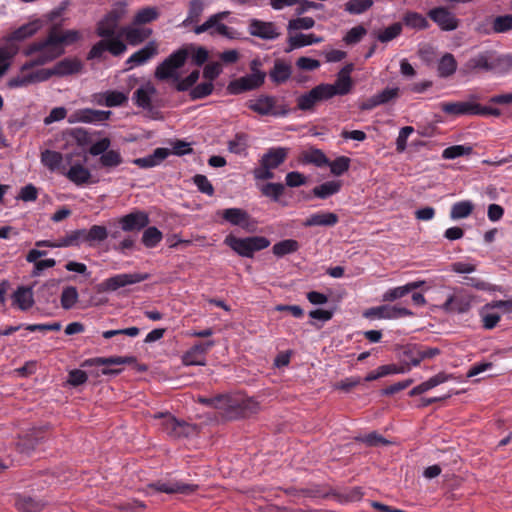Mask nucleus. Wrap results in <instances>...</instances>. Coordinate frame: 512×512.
<instances>
[{
    "label": "nucleus",
    "instance_id": "nucleus-6",
    "mask_svg": "<svg viewBox=\"0 0 512 512\" xmlns=\"http://www.w3.org/2000/svg\"><path fill=\"white\" fill-rule=\"evenodd\" d=\"M188 57V49H181L171 54L156 69L155 76L160 80L172 79L178 81L177 70L181 68Z\"/></svg>",
    "mask_w": 512,
    "mask_h": 512
},
{
    "label": "nucleus",
    "instance_id": "nucleus-28",
    "mask_svg": "<svg viewBox=\"0 0 512 512\" xmlns=\"http://www.w3.org/2000/svg\"><path fill=\"white\" fill-rule=\"evenodd\" d=\"M156 92L155 86L151 82H146L134 92L133 99L137 106L150 109L152 98L156 95Z\"/></svg>",
    "mask_w": 512,
    "mask_h": 512
},
{
    "label": "nucleus",
    "instance_id": "nucleus-48",
    "mask_svg": "<svg viewBox=\"0 0 512 512\" xmlns=\"http://www.w3.org/2000/svg\"><path fill=\"white\" fill-rule=\"evenodd\" d=\"M248 144L245 134H237L234 139L228 142V150L237 155H246Z\"/></svg>",
    "mask_w": 512,
    "mask_h": 512
},
{
    "label": "nucleus",
    "instance_id": "nucleus-44",
    "mask_svg": "<svg viewBox=\"0 0 512 512\" xmlns=\"http://www.w3.org/2000/svg\"><path fill=\"white\" fill-rule=\"evenodd\" d=\"M302 161L304 163H311L317 167H323L329 163V159L319 149H311L303 152Z\"/></svg>",
    "mask_w": 512,
    "mask_h": 512
},
{
    "label": "nucleus",
    "instance_id": "nucleus-62",
    "mask_svg": "<svg viewBox=\"0 0 512 512\" xmlns=\"http://www.w3.org/2000/svg\"><path fill=\"white\" fill-rule=\"evenodd\" d=\"M213 88H214V86L211 81L200 83L191 89L190 97L193 100L202 99V98L210 95L213 91Z\"/></svg>",
    "mask_w": 512,
    "mask_h": 512
},
{
    "label": "nucleus",
    "instance_id": "nucleus-5",
    "mask_svg": "<svg viewBox=\"0 0 512 512\" xmlns=\"http://www.w3.org/2000/svg\"><path fill=\"white\" fill-rule=\"evenodd\" d=\"M257 61L251 65L252 73L231 81L227 90L230 94L237 95L246 91L259 88L265 80L266 74L256 68Z\"/></svg>",
    "mask_w": 512,
    "mask_h": 512
},
{
    "label": "nucleus",
    "instance_id": "nucleus-54",
    "mask_svg": "<svg viewBox=\"0 0 512 512\" xmlns=\"http://www.w3.org/2000/svg\"><path fill=\"white\" fill-rule=\"evenodd\" d=\"M314 25L315 21L312 17H298L288 22L287 30L289 33L298 30H308L314 27Z\"/></svg>",
    "mask_w": 512,
    "mask_h": 512
},
{
    "label": "nucleus",
    "instance_id": "nucleus-10",
    "mask_svg": "<svg viewBox=\"0 0 512 512\" xmlns=\"http://www.w3.org/2000/svg\"><path fill=\"white\" fill-rule=\"evenodd\" d=\"M477 99L478 96L471 95L468 101L442 102L439 104V108L445 114L454 117L477 115V112H479L478 103L476 102Z\"/></svg>",
    "mask_w": 512,
    "mask_h": 512
},
{
    "label": "nucleus",
    "instance_id": "nucleus-27",
    "mask_svg": "<svg viewBox=\"0 0 512 512\" xmlns=\"http://www.w3.org/2000/svg\"><path fill=\"white\" fill-rule=\"evenodd\" d=\"M339 221L338 216L333 212H317L311 214L307 217L304 222V227H313V226H324V227H332L336 225Z\"/></svg>",
    "mask_w": 512,
    "mask_h": 512
},
{
    "label": "nucleus",
    "instance_id": "nucleus-4",
    "mask_svg": "<svg viewBox=\"0 0 512 512\" xmlns=\"http://www.w3.org/2000/svg\"><path fill=\"white\" fill-rule=\"evenodd\" d=\"M245 105L260 116L278 117L285 116L289 112L286 106L278 105L276 97L267 94L249 99Z\"/></svg>",
    "mask_w": 512,
    "mask_h": 512
},
{
    "label": "nucleus",
    "instance_id": "nucleus-8",
    "mask_svg": "<svg viewBox=\"0 0 512 512\" xmlns=\"http://www.w3.org/2000/svg\"><path fill=\"white\" fill-rule=\"evenodd\" d=\"M351 71L352 65H347L339 71L334 84H321L328 99H331L334 96L347 95L351 91L353 86L352 79L350 77Z\"/></svg>",
    "mask_w": 512,
    "mask_h": 512
},
{
    "label": "nucleus",
    "instance_id": "nucleus-58",
    "mask_svg": "<svg viewBox=\"0 0 512 512\" xmlns=\"http://www.w3.org/2000/svg\"><path fill=\"white\" fill-rule=\"evenodd\" d=\"M284 185L281 183H267L263 185L260 190L266 197L271 198L273 201H278L284 192Z\"/></svg>",
    "mask_w": 512,
    "mask_h": 512
},
{
    "label": "nucleus",
    "instance_id": "nucleus-46",
    "mask_svg": "<svg viewBox=\"0 0 512 512\" xmlns=\"http://www.w3.org/2000/svg\"><path fill=\"white\" fill-rule=\"evenodd\" d=\"M374 4L373 0H349L345 3V11L352 15H359L369 10Z\"/></svg>",
    "mask_w": 512,
    "mask_h": 512
},
{
    "label": "nucleus",
    "instance_id": "nucleus-14",
    "mask_svg": "<svg viewBox=\"0 0 512 512\" xmlns=\"http://www.w3.org/2000/svg\"><path fill=\"white\" fill-rule=\"evenodd\" d=\"M111 111L83 108L74 111L68 117L70 124L75 123H99L109 119Z\"/></svg>",
    "mask_w": 512,
    "mask_h": 512
},
{
    "label": "nucleus",
    "instance_id": "nucleus-1",
    "mask_svg": "<svg viewBox=\"0 0 512 512\" xmlns=\"http://www.w3.org/2000/svg\"><path fill=\"white\" fill-rule=\"evenodd\" d=\"M81 39L77 30L60 31L57 27L51 28L46 38L34 41L23 49L24 56L40 54L44 61L50 63L64 54V46L71 45Z\"/></svg>",
    "mask_w": 512,
    "mask_h": 512
},
{
    "label": "nucleus",
    "instance_id": "nucleus-26",
    "mask_svg": "<svg viewBox=\"0 0 512 512\" xmlns=\"http://www.w3.org/2000/svg\"><path fill=\"white\" fill-rule=\"evenodd\" d=\"M157 54V45L155 42H149L145 47L133 53L127 60L126 64L131 69L147 62L150 58Z\"/></svg>",
    "mask_w": 512,
    "mask_h": 512
},
{
    "label": "nucleus",
    "instance_id": "nucleus-42",
    "mask_svg": "<svg viewBox=\"0 0 512 512\" xmlns=\"http://www.w3.org/2000/svg\"><path fill=\"white\" fill-rule=\"evenodd\" d=\"M403 23L413 29L423 30L429 27V22L427 19L420 13L417 12H407L403 17Z\"/></svg>",
    "mask_w": 512,
    "mask_h": 512
},
{
    "label": "nucleus",
    "instance_id": "nucleus-45",
    "mask_svg": "<svg viewBox=\"0 0 512 512\" xmlns=\"http://www.w3.org/2000/svg\"><path fill=\"white\" fill-rule=\"evenodd\" d=\"M99 163L106 169L116 168L123 163V158L118 150H108L99 158Z\"/></svg>",
    "mask_w": 512,
    "mask_h": 512
},
{
    "label": "nucleus",
    "instance_id": "nucleus-13",
    "mask_svg": "<svg viewBox=\"0 0 512 512\" xmlns=\"http://www.w3.org/2000/svg\"><path fill=\"white\" fill-rule=\"evenodd\" d=\"M149 488L155 492L189 495L196 491L197 485L187 484L177 480H160L150 484Z\"/></svg>",
    "mask_w": 512,
    "mask_h": 512
},
{
    "label": "nucleus",
    "instance_id": "nucleus-55",
    "mask_svg": "<svg viewBox=\"0 0 512 512\" xmlns=\"http://www.w3.org/2000/svg\"><path fill=\"white\" fill-rule=\"evenodd\" d=\"M512 70V53L495 56L494 71L506 74Z\"/></svg>",
    "mask_w": 512,
    "mask_h": 512
},
{
    "label": "nucleus",
    "instance_id": "nucleus-11",
    "mask_svg": "<svg viewBox=\"0 0 512 512\" xmlns=\"http://www.w3.org/2000/svg\"><path fill=\"white\" fill-rule=\"evenodd\" d=\"M82 67V62L79 59L65 58L57 62L52 68H42V72L45 73V81H47L53 76L64 77L76 74L81 71Z\"/></svg>",
    "mask_w": 512,
    "mask_h": 512
},
{
    "label": "nucleus",
    "instance_id": "nucleus-20",
    "mask_svg": "<svg viewBox=\"0 0 512 512\" xmlns=\"http://www.w3.org/2000/svg\"><path fill=\"white\" fill-rule=\"evenodd\" d=\"M217 214L231 225L240 226L243 229H249L251 226L250 215L241 208H227L218 211Z\"/></svg>",
    "mask_w": 512,
    "mask_h": 512
},
{
    "label": "nucleus",
    "instance_id": "nucleus-50",
    "mask_svg": "<svg viewBox=\"0 0 512 512\" xmlns=\"http://www.w3.org/2000/svg\"><path fill=\"white\" fill-rule=\"evenodd\" d=\"M16 505L18 509L24 512H39L44 507V503L42 501L31 497H23L18 499Z\"/></svg>",
    "mask_w": 512,
    "mask_h": 512
},
{
    "label": "nucleus",
    "instance_id": "nucleus-3",
    "mask_svg": "<svg viewBox=\"0 0 512 512\" xmlns=\"http://www.w3.org/2000/svg\"><path fill=\"white\" fill-rule=\"evenodd\" d=\"M224 243L238 255L247 258L253 257L255 252L263 250L270 245V241L263 236L238 238L231 234L225 237Z\"/></svg>",
    "mask_w": 512,
    "mask_h": 512
},
{
    "label": "nucleus",
    "instance_id": "nucleus-19",
    "mask_svg": "<svg viewBox=\"0 0 512 512\" xmlns=\"http://www.w3.org/2000/svg\"><path fill=\"white\" fill-rule=\"evenodd\" d=\"M494 59L495 55L491 51L481 52L471 57L465 63V69L469 72L475 71H494Z\"/></svg>",
    "mask_w": 512,
    "mask_h": 512
},
{
    "label": "nucleus",
    "instance_id": "nucleus-15",
    "mask_svg": "<svg viewBox=\"0 0 512 512\" xmlns=\"http://www.w3.org/2000/svg\"><path fill=\"white\" fill-rule=\"evenodd\" d=\"M428 16L443 31H453L459 26V20L445 7L431 9Z\"/></svg>",
    "mask_w": 512,
    "mask_h": 512
},
{
    "label": "nucleus",
    "instance_id": "nucleus-43",
    "mask_svg": "<svg viewBox=\"0 0 512 512\" xmlns=\"http://www.w3.org/2000/svg\"><path fill=\"white\" fill-rule=\"evenodd\" d=\"M341 188L340 181H328L313 188V194L321 199H325L333 194L339 192Z\"/></svg>",
    "mask_w": 512,
    "mask_h": 512
},
{
    "label": "nucleus",
    "instance_id": "nucleus-59",
    "mask_svg": "<svg viewBox=\"0 0 512 512\" xmlns=\"http://www.w3.org/2000/svg\"><path fill=\"white\" fill-rule=\"evenodd\" d=\"M117 25L118 24L115 22V20H111L105 16L104 19L98 23L97 34L103 38L111 37L114 35Z\"/></svg>",
    "mask_w": 512,
    "mask_h": 512
},
{
    "label": "nucleus",
    "instance_id": "nucleus-51",
    "mask_svg": "<svg viewBox=\"0 0 512 512\" xmlns=\"http://www.w3.org/2000/svg\"><path fill=\"white\" fill-rule=\"evenodd\" d=\"M402 32V24L401 23H393L389 27L380 31L377 34V39L382 43H387L397 38Z\"/></svg>",
    "mask_w": 512,
    "mask_h": 512
},
{
    "label": "nucleus",
    "instance_id": "nucleus-32",
    "mask_svg": "<svg viewBox=\"0 0 512 512\" xmlns=\"http://www.w3.org/2000/svg\"><path fill=\"white\" fill-rule=\"evenodd\" d=\"M12 299L13 304L23 311L28 310L34 304L32 289L24 286L17 288L12 295Z\"/></svg>",
    "mask_w": 512,
    "mask_h": 512
},
{
    "label": "nucleus",
    "instance_id": "nucleus-36",
    "mask_svg": "<svg viewBox=\"0 0 512 512\" xmlns=\"http://www.w3.org/2000/svg\"><path fill=\"white\" fill-rule=\"evenodd\" d=\"M19 47L16 44H6L0 47V77L10 68L12 58L18 53Z\"/></svg>",
    "mask_w": 512,
    "mask_h": 512
},
{
    "label": "nucleus",
    "instance_id": "nucleus-37",
    "mask_svg": "<svg viewBox=\"0 0 512 512\" xmlns=\"http://www.w3.org/2000/svg\"><path fill=\"white\" fill-rule=\"evenodd\" d=\"M84 241L89 246L104 241L108 237V230L102 225H93L90 229H83Z\"/></svg>",
    "mask_w": 512,
    "mask_h": 512
},
{
    "label": "nucleus",
    "instance_id": "nucleus-35",
    "mask_svg": "<svg viewBox=\"0 0 512 512\" xmlns=\"http://www.w3.org/2000/svg\"><path fill=\"white\" fill-rule=\"evenodd\" d=\"M471 301L464 296H450L443 304L442 308L446 312L465 313L470 309Z\"/></svg>",
    "mask_w": 512,
    "mask_h": 512
},
{
    "label": "nucleus",
    "instance_id": "nucleus-61",
    "mask_svg": "<svg viewBox=\"0 0 512 512\" xmlns=\"http://www.w3.org/2000/svg\"><path fill=\"white\" fill-rule=\"evenodd\" d=\"M327 165H329L333 175L340 176L349 169L350 159L346 156H340L332 162L329 161Z\"/></svg>",
    "mask_w": 512,
    "mask_h": 512
},
{
    "label": "nucleus",
    "instance_id": "nucleus-2",
    "mask_svg": "<svg viewBox=\"0 0 512 512\" xmlns=\"http://www.w3.org/2000/svg\"><path fill=\"white\" fill-rule=\"evenodd\" d=\"M30 60L25 62L19 69V72L12 76L6 83L10 89L27 87L32 84L45 82V73L42 68H36L47 64L40 54L29 56Z\"/></svg>",
    "mask_w": 512,
    "mask_h": 512
},
{
    "label": "nucleus",
    "instance_id": "nucleus-38",
    "mask_svg": "<svg viewBox=\"0 0 512 512\" xmlns=\"http://www.w3.org/2000/svg\"><path fill=\"white\" fill-rule=\"evenodd\" d=\"M456 69L457 61L451 53H446L439 59L437 71L440 77H449L455 73Z\"/></svg>",
    "mask_w": 512,
    "mask_h": 512
},
{
    "label": "nucleus",
    "instance_id": "nucleus-22",
    "mask_svg": "<svg viewBox=\"0 0 512 512\" xmlns=\"http://www.w3.org/2000/svg\"><path fill=\"white\" fill-rule=\"evenodd\" d=\"M149 223L148 215L143 211L129 213L119 219V224L124 231L141 230Z\"/></svg>",
    "mask_w": 512,
    "mask_h": 512
},
{
    "label": "nucleus",
    "instance_id": "nucleus-40",
    "mask_svg": "<svg viewBox=\"0 0 512 512\" xmlns=\"http://www.w3.org/2000/svg\"><path fill=\"white\" fill-rule=\"evenodd\" d=\"M474 205L471 201H459L452 205L450 217L453 220L467 218L473 211Z\"/></svg>",
    "mask_w": 512,
    "mask_h": 512
},
{
    "label": "nucleus",
    "instance_id": "nucleus-16",
    "mask_svg": "<svg viewBox=\"0 0 512 512\" xmlns=\"http://www.w3.org/2000/svg\"><path fill=\"white\" fill-rule=\"evenodd\" d=\"M248 30L252 36L264 40H274L280 36L279 30L273 22H265L258 19L250 20Z\"/></svg>",
    "mask_w": 512,
    "mask_h": 512
},
{
    "label": "nucleus",
    "instance_id": "nucleus-24",
    "mask_svg": "<svg viewBox=\"0 0 512 512\" xmlns=\"http://www.w3.org/2000/svg\"><path fill=\"white\" fill-rule=\"evenodd\" d=\"M212 401H214V408L227 413H237L247 407L241 399L230 395H218L213 397Z\"/></svg>",
    "mask_w": 512,
    "mask_h": 512
},
{
    "label": "nucleus",
    "instance_id": "nucleus-60",
    "mask_svg": "<svg viewBox=\"0 0 512 512\" xmlns=\"http://www.w3.org/2000/svg\"><path fill=\"white\" fill-rule=\"evenodd\" d=\"M106 107L122 106L128 101V92L108 90Z\"/></svg>",
    "mask_w": 512,
    "mask_h": 512
},
{
    "label": "nucleus",
    "instance_id": "nucleus-30",
    "mask_svg": "<svg viewBox=\"0 0 512 512\" xmlns=\"http://www.w3.org/2000/svg\"><path fill=\"white\" fill-rule=\"evenodd\" d=\"M323 40V37L317 36L313 33H297L295 35H290L288 37V48L286 49V52H291L294 49H298L313 44H318L323 42Z\"/></svg>",
    "mask_w": 512,
    "mask_h": 512
},
{
    "label": "nucleus",
    "instance_id": "nucleus-12",
    "mask_svg": "<svg viewBox=\"0 0 512 512\" xmlns=\"http://www.w3.org/2000/svg\"><path fill=\"white\" fill-rule=\"evenodd\" d=\"M412 315L413 312L411 310L395 305L372 307L364 312V316L369 319H397Z\"/></svg>",
    "mask_w": 512,
    "mask_h": 512
},
{
    "label": "nucleus",
    "instance_id": "nucleus-56",
    "mask_svg": "<svg viewBox=\"0 0 512 512\" xmlns=\"http://www.w3.org/2000/svg\"><path fill=\"white\" fill-rule=\"evenodd\" d=\"M78 291L73 286L63 289L61 294V305L64 309H71L78 301Z\"/></svg>",
    "mask_w": 512,
    "mask_h": 512
},
{
    "label": "nucleus",
    "instance_id": "nucleus-29",
    "mask_svg": "<svg viewBox=\"0 0 512 512\" xmlns=\"http://www.w3.org/2000/svg\"><path fill=\"white\" fill-rule=\"evenodd\" d=\"M151 29L136 27L134 25L125 26L121 29L120 35L124 36L130 45H138L145 41L151 34Z\"/></svg>",
    "mask_w": 512,
    "mask_h": 512
},
{
    "label": "nucleus",
    "instance_id": "nucleus-52",
    "mask_svg": "<svg viewBox=\"0 0 512 512\" xmlns=\"http://www.w3.org/2000/svg\"><path fill=\"white\" fill-rule=\"evenodd\" d=\"M493 28L496 34L512 31V14L500 15L493 18Z\"/></svg>",
    "mask_w": 512,
    "mask_h": 512
},
{
    "label": "nucleus",
    "instance_id": "nucleus-49",
    "mask_svg": "<svg viewBox=\"0 0 512 512\" xmlns=\"http://www.w3.org/2000/svg\"><path fill=\"white\" fill-rule=\"evenodd\" d=\"M84 241L83 229L75 230L57 241L60 247L78 246Z\"/></svg>",
    "mask_w": 512,
    "mask_h": 512
},
{
    "label": "nucleus",
    "instance_id": "nucleus-47",
    "mask_svg": "<svg viewBox=\"0 0 512 512\" xmlns=\"http://www.w3.org/2000/svg\"><path fill=\"white\" fill-rule=\"evenodd\" d=\"M159 16L158 9L156 7H145L139 10L133 20V24L140 25L146 24L153 20H156Z\"/></svg>",
    "mask_w": 512,
    "mask_h": 512
},
{
    "label": "nucleus",
    "instance_id": "nucleus-17",
    "mask_svg": "<svg viewBox=\"0 0 512 512\" xmlns=\"http://www.w3.org/2000/svg\"><path fill=\"white\" fill-rule=\"evenodd\" d=\"M212 346H214V341L194 345L182 356L183 364L204 366L206 364L205 355Z\"/></svg>",
    "mask_w": 512,
    "mask_h": 512
},
{
    "label": "nucleus",
    "instance_id": "nucleus-34",
    "mask_svg": "<svg viewBox=\"0 0 512 512\" xmlns=\"http://www.w3.org/2000/svg\"><path fill=\"white\" fill-rule=\"evenodd\" d=\"M221 18H222L221 14L212 15L202 25L197 26L194 29V32L196 34H201V33H204L206 31L213 29L212 33L226 35L227 31H228V27L225 24L220 22Z\"/></svg>",
    "mask_w": 512,
    "mask_h": 512
},
{
    "label": "nucleus",
    "instance_id": "nucleus-64",
    "mask_svg": "<svg viewBox=\"0 0 512 512\" xmlns=\"http://www.w3.org/2000/svg\"><path fill=\"white\" fill-rule=\"evenodd\" d=\"M199 74V70H194L184 79H180V77H178V81H175L176 89L178 91L189 90L197 82Z\"/></svg>",
    "mask_w": 512,
    "mask_h": 512
},
{
    "label": "nucleus",
    "instance_id": "nucleus-39",
    "mask_svg": "<svg viewBox=\"0 0 512 512\" xmlns=\"http://www.w3.org/2000/svg\"><path fill=\"white\" fill-rule=\"evenodd\" d=\"M269 76L276 84L284 83L291 76V66L282 61H276L273 69L269 73Z\"/></svg>",
    "mask_w": 512,
    "mask_h": 512
},
{
    "label": "nucleus",
    "instance_id": "nucleus-18",
    "mask_svg": "<svg viewBox=\"0 0 512 512\" xmlns=\"http://www.w3.org/2000/svg\"><path fill=\"white\" fill-rule=\"evenodd\" d=\"M324 100H328V98L319 84L297 98V107L301 111H313L315 106Z\"/></svg>",
    "mask_w": 512,
    "mask_h": 512
},
{
    "label": "nucleus",
    "instance_id": "nucleus-53",
    "mask_svg": "<svg viewBox=\"0 0 512 512\" xmlns=\"http://www.w3.org/2000/svg\"><path fill=\"white\" fill-rule=\"evenodd\" d=\"M162 233L156 227L147 228L142 235V242L148 248H153L162 240Z\"/></svg>",
    "mask_w": 512,
    "mask_h": 512
},
{
    "label": "nucleus",
    "instance_id": "nucleus-57",
    "mask_svg": "<svg viewBox=\"0 0 512 512\" xmlns=\"http://www.w3.org/2000/svg\"><path fill=\"white\" fill-rule=\"evenodd\" d=\"M105 38L106 39H103L105 42V47L107 51H109L112 55L119 56L126 51L127 47L119 37H114L113 35L111 37Z\"/></svg>",
    "mask_w": 512,
    "mask_h": 512
},
{
    "label": "nucleus",
    "instance_id": "nucleus-63",
    "mask_svg": "<svg viewBox=\"0 0 512 512\" xmlns=\"http://www.w3.org/2000/svg\"><path fill=\"white\" fill-rule=\"evenodd\" d=\"M367 33V30L362 26L358 25L351 28L343 38V41L346 44H356L358 43Z\"/></svg>",
    "mask_w": 512,
    "mask_h": 512
},
{
    "label": "nucleus",
    "instance_id": "nucleus-9",
    "mask_svg": "<svg viewBox=\"0 0 512 512\" xmlns=\"http://www.w3.org/2000/svg\"><path fill=\"white\" fill-rule=\"evenodd\" d=\"M149 278L148 274L143 273H122L114 275L110 278L105 279L101 284L100 288L103 291L113 292L119 288L126 287L145 281Z\"/></svg>",
    "mask_w": 512,
    "mask_h": 512
},
{
    "label": "nucleus",
    "instance_id": "nucleus-7",
    "mask_svg": "<svg viewBox=\"0 0 512 512\" xmlns=\"http://www.w3.org/2000/svg\"><path fill=\"white\" fill-rule=\"evenodd\" d=\"M154 417L160 420L159 426L171 437L188 436L195 431L193 425L180 421L169 413H158Z\"/></svg>",
    "mask_w": 512,
    "mask_h": 512
},
{
    "label": "nucleus",
    "instance_id": "nucleus-41",
    "mask_svg": "<svg viewBox=\"0 0 512 512\" xmlns=\"http://www.w3.org/2000/svg\"><path fill=\"white\" fill-rule=\"evenodd\" d=\"M299 249V243L294 239H285L273 245V254L277 257L296 252Z\"/></svg>",
    "mask_w": 512,
    "mask_h": 512
},
{
    "label": "nucleus",
    "instance_id": "nucleus-21",
    "mask_svg": "<svg viewBox=\"0 0 512 512\" xmlns=\"http://www.w3.org/2000/svg\"><path fill=\"white\" fill-rule=\"evenodd\" d=\"M41 28L42 22L40 20L31 21L20 26L8 36H6L5 41L7 44H15L14 42L24 41L35 35Z\"/></svg>",
    "mask_w": 512,
    "mask_h": 512
},
{
    "label": "nucleus",
    "instance_id": "nucleus-31",
    "mask_svg": "<svg viewBox=\"0 0 512 512\" xmlns=\"http://www.w3.org/2000/svg\"><path fill=\"white\" fill-rule=\"evenodd\" d=\"M170 153V150L167 148H157L151 155L134 159L133 163L140 168L155 167L159 165L164 159H166Z\"/></svg>",
    "mask_w": 512,
    "mask_h": 512
},
{
    "label": "nucleus",
    "instance_id": "nucleus-25",
    "mask_svg": "<svg viewBox=\"0 0 512 512\" xmlns=\"http://www.w3.org/2000/svg\"><path fill=\"white\" fill-rule=\"evenodd\" d=\"M289 149L285 147H273L267 150L262 156L260 163L262 166L275 169L279 167L287 158Z\"/></svg>",
    "mask_w": 512,
    "mask_h": 512
},
{
    "label": "nucleus",
    "instance_id": "nucleus-33",
    "mask_svg": "<svg viewBox=\"0 0 512 512\" xmlns=\"http://www.w3.org/2000/svg\"><path fill=\"white\" fill-rule=\"evenodd\" d=\"M41 163L50 171L60 172L65 169L63 164V155L60 152L53 150H45L41 153Z\"/></svg>",
    "mask_w": 512,
    "mask_h": 512
},
{
    "label": "nucleus",
    "instance_id": "nucleus-23",
    "mask_svg": "<svg viewBox=\"0 0 512 512\" xmlns=\"http://www.w3.org/2000/svg\"><path fill=\"white\" fill-rule=\"evenodd\" d=\"M62 174L65 175L72 183L77 186L89 184L91 182V172L81 163H75L66 170H62Z\"/></svg>",
    "mask_w": 512,
    "mask_h": 512
}]
</instances>
